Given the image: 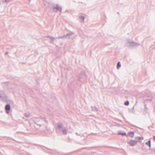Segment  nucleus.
<instances>
[{"label": "nucleus", "instance_id": "nucleus-1", "mask_svg": "<svg viewBox=\"0 0 155 155\" xmlns=\"http://www.w3.org/2000/svg\"><path fill=\"white\" fill-rule=\"evenodd\" d=\"M48 7L50 8H52L54 11L57 12L59 11L61 12L62 10V8L59 6L58 4H55L53 3L49 5Z\"/></svg>", "mask_w": 155, "mask_h": 155}, {"label": "nucleus", "instance_id": "nucleus-2", "mask_svg": "<svg viewBox=\"0 0 155 155\" xmlns=\"http://www.w3.org/2000/svg\"><path fill=\"white\" fill-rule=\"evenodd\" d=\"M140 45L139 43L131 41L130 39H129L127 40V42L126 45L128 48H131L134 47L138 46Z\"/></svg>", "mask_w": 155, "mask_h": 155}, {"label": "nucleus", "instance_id": "nucleus-3", "mask_svg": "<svg viewBox=\"0 0 155 155\" xmlns=\"http://www.w3.org/2000/svg\"><path fill=\"white\" fill-rule=\"evenodd\" d=\"M69 35H64L62 36H59L58 37H52L50 36H48V37H49V38L51 39V41H50V42L51 43H53L54 41L56 39H59L60 38H68V36Z\"/></svg>", "mask_w": 155, "mask_h": 155}, {"label": "nucleus", "instance_id": "nucleus-4", "mask_svg": "<svg viewBox=\"0 0 155 155\" xmlns=\"http://www.w3.org/2000/svg\"><path fill=\"white\" fill-rule=\"evenodd\" d=\"M0 98L5 101H7L8 97L2 91H0Z\"/></svg>", "mask_w": 155, "mask_h": 155}, {"label": "nucleus", "instance_id": "nucleus-5", "mask_svg": "<svg viewBox=\"0 0 155 155\" xmlns=\"http://www.w3.org/2000/svg\"><path fill=\"white\" fill-rule=\"evenodd\" d=\"M137 143V141L133 140H130L127 142V143L131 146H134Z\"/></svg>", "mask_w": 155, "mask_h": 155}, {"label": "nucleus", "instance_id": "nucleus-6", "mask_svg": "<svg viewBox=\"0 0 155 155\" xmlns=\"http://www.w3.org/2000/svg\"><path fill=\"white\" fill-rule=\"evenodd\" d=\"M86 77H87L86 74H85V72L84 71L81 73L79 76V78H84Z\"/></svg>", "mask_w": 155, "mask_h": 155}, {"label": "nucleus", "instance_id": "nucleus-7", "mask_svg": "<svg viewBox=\"0 0 155 155\" xmlns=\"http://www.w3.org/2000/svg\"><path fill=\"white\" fill-rule=\"evenodd\" d=\"M37 119L36 118H34L33 119V121H34L35 123L38 124V125L40 126H41V125H43V124H41V121L42 120V119H39V121L40 122V124H39L37 122V121H36L35 119Z\"/></svg>", "mask_w": 155, "mask_h": 155}, {"label": "nucleus", "instance_id": "nucleus-8", "mask_svg": "<svg viewBox=\"0 0 155 155\" xmlns=\"http://www.w3.org/2000/svg\"><path fill=\"white\" fill-rule=\"evenodd\" d=\"M134 135V133L133 132H130L128 133L127 135V136H129L131 137H133Z\"/></svg>", "mask_w": 155, "mask_h": 155}, {"label": "nucleus", "instance_id": "nucleus-9", "mask_svg": "<svg viewBox=\"0 0 155 155\" xmlns=\"http://www.w3.org/2000/svg\"><path fill=\"white\" fill-rule=\"evenodd\" d=\"M118 133L119 134L121 135L122 136H127L126 133L124 131H119Z\"/></svg>", "mask_w": 155, "mask_h": 155}, {"label": "nucleus", "instance_id": "nucleus-10", "mask_svg": "<svg viewBox=\"0 0 155 155\" xmlns=\"http://www.w3.org/2000/svg\"><path fill=\"white\" fill-rule=\"evenodd\" d=\"M61 131L62 132L63 134H67V129L65 128H63L61 130Z\"/></svg>", "mask_w": 155, "mask_h": 155}, {"label": "nucleus", "instance_id": "nucleus-11", "mask_svg": "<svg viewBox=\"0 0 155 155\" xmlns=\"http://www.w3.org/2000/svg\"><path fill=\"white\" fill-rule=\"evenodd\" d=\"M5 110H10V106L9 104L6 105L5 107Z\"/></svg>", "mask_w": 155, "mask_h": 155}, {"label": "nucleus", "instance_id": "nucleus-12", "mask_svg": "<svg viewBox=\"0 0 155 155\" xmlns=\"http://www.w3.org/2000/svg\"><path fill=\"white\" fill-rule=\"evenodd\" d=\"M58 128L60 130H61L63 128L62 127V125L61 124H58Z\"/></svg>", "mask_w": 155, "mask_h": 155}, {"label": "nucleus", "instance_id": "nucleus-13", "mask_svg": "<svg viewBox=\"0 0 155 155\" xmlns=\"http://www.w3.org/2000/svg\"><path fill=\"white\" fill-rule=\"evenodd\" d=\"M121 65L120 62H118L117 64V69H119L121 67Z\"/></svg>", "mask_w": 155, "mask_h": 155}, {"label": "nucleus", "instance_id": "nucleus-14", "mask_svg": "<svg viewBox=\"0 0 155 155\" xmlns=\"http://www.w3.org/2000/svg\"><path fill=\"white\" fill-rule=\"evenodd\" d=\"M148 146L150 147H151V144H150V140H149V141L147 142L146 143H145Z\"/></svg>", "mask_w": 155, "mask_h": 155}, {"label": "nucleus", "instance_id": "nucleus-15", "mask_svg": "<svg viewBox=\"0 0 155 155\" xmlns=\"http://www.w3.org/2000/svg\"><path fill=\"white\" fill-rule=\"evenodd\" d=\"M92 110L93 111H97V109L95 106H92L91 107Z\"/></svg>", "mask_w": 155, "mask_h": 155}, {"label": "nucleus", "instance_id": "nucleus-16", "mask_svg": "<svg viewBox=\"0 0 155 155\" xmlns=\"http://www.w3.org/2000/svg\"><path fill=\"white\" fill-rule=\"evenodd\" d=\"M79 18L81 21V20H82V21L83 22H84V17L83 16H80L79 17Z\"/></svg>", "mask_w": 155, "mask_h": 155}, {"label": "nucleus", "instance_id": "nucleus-17", "mask_svg": "<svg viewBox=\"0 0 155 155\" xmlns=\"http://www.w3.org/2000/svg\"><path fill=\"white\" fill-rule=\"evenodd\" d=\"M74 34V33L73 32H71V33L68 34L67 35H69L68 36V38H69L72 35H73Z\"/></svg>", "mask_w": 155, "mask_h": 155}, {"label": "nucleus", "instance_id": "nucleus-18", "mask_svg": "<svg viewBox=\"0 0 155 155\" xmlns=\"http://www.w3.org/2000/svg\"><path fill=\"white\" fill-rule=\"evenodd\" d=\"M124 104L125 105L127 106L129 104V102L128 101H127L124 102Z\"/></svg>", "mask_w": 155, "mask_h": 155}, {"label": "nucleus", "instance_id": "nucleus-19", "mask_svg": "<svg viewBox=\"0 0 155 155\" xmlns=\"http://www.w3.org/2000/svg\"><path fill=\"white\" fill-rule=\"evenodd\" d=\"M25 115L27 117H29L30 116V114H29L26 113L25 114Z\"/></svg>", "mask_w": 155, "mask_h": 155}, {"label": "nucleus", "instance_id": "nucleus-20", "mask_svg": "<svg viewBox=\"0 0 155 155\" xmlns=\"http://www.w3.org/2000/svg\"><path fill=\"white\" fill-rule=\"evenodd\" d=\"M12 1V0H5V2L6 3H8Z\"/></svg>", "mask_w": 155, "mask_h": 155}, {"label": "nucleus", "instance_id": "nucleus-21", "mask_svg": "<svg viewBox=\"0 0 155 155\" xmlns=\"http://www.w3.org/2000/svg\"><path fill=\"white\" fill-rule=\"evenodd\" d=\"M8 54V52H5V54Z\"/></svg>", "mask_w": 155, "mask_h": 155}, {"label": "nucleus", "instance_id": "nucleus-22", "mask_svg": "<svg viewBox=\"0 0 155 155\" xmlns=\"http://www.w3.org/2000/svg\"><path fill=\"white\" fill-rule=\"evenodd\" d=\"M45 120V121H46L45 120Z\"/></svg>", "mask_w": 155, "mask_h": 155}, {"label": "nucleus", "instance_id": "nucleus-23", "mask_svg": "<svg viewBox=\"0 0 155 155\" xmlns=\"http://www.w3.org/2000/svg\"><path fill=\"white\" fill-rule=\"evenodd\" d=\"M38 84V82H37Z\"/></svg>", "mask_w": 155, "mask_h": 155}]
</instances>
